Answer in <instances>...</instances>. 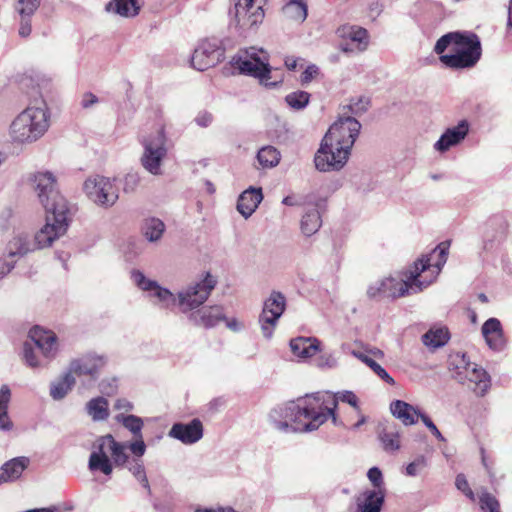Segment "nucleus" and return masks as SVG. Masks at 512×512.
<instances>
[{
    "instance_id": "f257e3e1",
    "label": "nucleus",
    "mask_w": 512,
    "mask_h": 512,
    "mask_svg": "<svg viewBox=\"0 0 512 512\" xmlns=\"http://www.w3.org/2000/svg\"><path fill=\"white\" fill-rule=\"evenodd\" d=\"M339 399L357 408V396L345 391ZM338 397L330 392H316L277 406L269 413L273 426L282 432H311L317 430L329 417L337 423L335 410Z\"/></svg>"
},
{
    "instance_id": "f03ea898",
    "label": "nucleus",
    "mask_w": 512,
    "mask_h": 512,
    "mask_svg": "<svg viewBox=\"0 0 512 512\" xmlns=\"http://www.w3.org/2000/svg\"><path fill=\"white\" fill-rule=\"evenodd\" d=\"M449 247L450 242L443 241L431 253L415 261L413 266L403 271L399 277L390 276L372 283L367 288L368 298L371 300L395 299L421 292L429 284L419 280L421 272H426L433 267L438 275L447 261Z\"/></svg>"
},
{
    "instance_id": "7ed1b4c3",
    "label": "nucleus",
    "mask_w": 512,
    "mask_h": 512,
    "mask_svg": "<svg viewBox=\"0 0 512 512\" xmlns=\"http://www.w3.org/2000/svg\"><path fill=\"white\" fill-rule=\"evenodd\" d=\"M33 182L39 201L46 211V224L36 233L35 245L45 248L64 235L71 221L66 199L56 189V179L50 172H38Z\"/></svg>"
},
{
    "instance_id": "20e7f679",
    "label": "nucleus",
    "mask_w": 512,
    "mask_h": 512,
    "mask_svg": "<svg viewBox=\"0 0 512 512\" xmlns=\"http://www.w3.org/2000/svg\"><path fill=\"white\" fill-rule=\"evenodd\" d=\"M361 124L353 117L339 118L325 134L314 163L321 172L339 171L347 163Z\"/></svg>"
},
{
    "instance_id": "39448f33",
    "label": "nucleus",
    "mask_w": 512,
    "mask_h": 512,
    "mask_svg": "<svg viewBox=\"0 0 512 512\" xmlns=\"http://www.w3.org/2000/svg\"><path fill=\"white\" fill-rule=\"evenodd\" d=\"M133 282L150 296L157 298L158 303L164 308L178 306L181 312L188 313L199 308L210 296L217 285V280L209 272L205 277L178 292L175 296L166 288H162L156 281L147 279L139 270L131 272Z\"/></svg>"
},
{
    "instance_id": "423d86ee",
    "label": "nucleus",
    "mask_w": 512,
    "mask_h": 512,
    "mask_svg": "<svg viewBox=\"0 0 512 512\" xmlns=\"http://www.w3.org/2000/svg\"><path fill=\"white\" fill-rule=\"evenodd\" d=\"M434 51L449 68H471L481 57V44L474 33L450 32L437 40Z\"/></svg>"
},
{
    "instance_id": "0eeeda50",
    "label": "nucleus",
    "mask_w": 512,
    "mask_h": 512,
    "mask_svg": "<svg viewBox=\"0 0 512 512\" xmlns=\"http://www.w3.org/2000/svg\"><path fill=\"white\" fill-rule=\"evenodd\" d=\"M49 127V113L44 101L28 106L12 122L10 130L14 141L33 142L44 135Z\"/></svg>"
},
{
    "instance_id": "6e6552de",
    "label": "nucleus",
    "mask_w": 512,
    "mask_h": 512,
    "mask_svg": "<svg viewBox=\"0 0 512 512\" xmlns=\"http://www.w3.org/2000/svg\"><path fill=\"white\" fill-rule=\"evenodd\" d=\"M229 15L230 25H234L242 33L262 23L264 10L257 0H236Z\"/></svg>"
},
{
    "instance_id": "1a4fd4ad",
    "label": "nucleus",
    "mask_w": 512,
    "mask_h": 512,
    "mask_svg": "<svg viewBox=\"0 0 512 512\" xmlns=\"http://www.w3.org/2000/svg\"><path fill=\"white\" fill-rule=\"evenodd\" d=\"M83 189L91 201L104 208L113 206L119 198L114 181L108 177L91 176L84 182Z\"/></svg>"
},
{
    "instance_id": "9d476101",
    "label": "nucleus",
    "mask_w": 512,
    "mask_h": 512,
    "mask_svg": "<svg viewBox=\"0 0 512 512\" xmlns=\"http://www.w3.org/2000/svg\"><path fill=\"white\" fill-rule=\"evenodd\" d=\"M461 366H457L459 371L456 378L458 381L466 385L477 396H484L491 386V379L485 369L476 363L470 362L466 355L461 357Z\"/></svg>"
},
{
    "instance_id": "9b49d317",
    "label": "nucleus",
    "mask_w": 512,
    "mask_h": 512,
    "mask_svg": "<svg viewBox=\"0 0 512 512\" xmlns=\"http://www.w3.org/2000/svg\"><path fill=\"white\" fill-rule=\"evenodd\" d=\"M286 308V298L279 291H272L264 301L262 312L259 315V324L263 336L271 339L275 327Z\"/></svg>"
},
{
    "instance_id": "f8f14e48",
    "label": "nucleus",
    "mask_w": 512,
    "mask_h": 512,
    "mask_svg": "<svg viewBox=\"0 0 512 512\" xmlns=\"http://www.w3.org/2000/svg\"><path fill=\"white\" fill-rule=\"evenodd\" d=\"M224 58V49L216 38L205 39L199 43L191 56V65L198 71H205L217 65Z\"/></svg>"
},
{
    "instance_id": "ddd939ff",
    "label": "nucleus",
    "mask_w": 512,
    "mask_h": 512,
    "mask_svg": "<svg viewBox=\"0 0 512 512\" xmlns=\"http://www.w3.org/2000/svg\"><path fill=\"white\" fill-rule=\"evenodd\" d=\"M165 135L163 130H158L156 136L143 140L144 153L141 157L142 166L151 174H161V163L166 156Z\"/></svg>"
},
{
    "instance_id": "4468645a",
    "label": "nucleus",
    "mask_w": 512,
    "mask_h": 512,
    "mask_svg": "<svg viewBox=\"0 0 512 512\" xmlns=\"http://www.w3.org/2000/svg\"><path fill=\"white\" fill-rule=\"evenodd\" d=\"M33 247L27 234H16L6 245L3 256L0 258V279L4 278L15 266L17 260Z\"/></svg>"
},
{
    "instance_id": "2eb2a0df",
    "label": "nucleus",
    "mask_w": 512,
    "mask_h": 512,
    "mask_svg": "<svg viewBox=\"0 0 512 512\" xmlns=\"http://www.w3.org/2000/svg\"><path fill=\"white\" fill-rule=\"evenodd\" d=\"M233 65L239 69L242 74L258 78L265 86H274L275 83H269L271 68L268 62V56L263 58L245 59L243 56L233 58Z\"/></svg>"
},
{
    "instance_id": "dca6fc26",
    "label": "nucleus",
    "mask_w": 512,
    "mask_h": 512,
    "mask_svg": "<svg viewBox=\"0 0 512 512\" xmlns=\"http://www.w3.org/2000/svg\"><path fill=\"white\" fill-rule=\"evenodd\" d=\"M168 436L186 445L194 444L203 437L202 422L198 418H194L189 423H174Z\"/></svg>"
},
{
    "instance_id": "f3484780",
    "label": "nucleus",
    "mask_w": 512,
    "mask_h": 512,
    "mask_svg": "<svg viewBox=\"0 0 512 512\" xmlns=\"http://www.w3.org/2000/svg\"><path fill=\"white\" fill-rule=\"evenodd\" d=\"M104 364L105 361L103 357L88 354L72 360L67 370L71 372L73 376H89L91 379L95 380Z\"/></svg>"
},
{
    "instance_id": "a211bd4d",
    "label": "nucleus",
    "mask_w": 512,
    "mask_h": 512,
    "mask_svg": "<svg viewBox=\"0 0 512 512\" xmlns=\"http://www.w3.org/2000/svg\"><path fill=\"white\" fill-rule=\"evenodd\" d=\"M189 320L196 326L206 329L217 326L222 320H226L224 309L221 305L206 306L189 314Z\"/></svg>"
},
{
    "instance_id": "6ab92c4d",
    "label": "nucleus",
    "mask_w": 512,
    "mask_h": 512,
    "mask_svg": "<svg viewBox=\"0 0 512 512\" xmlns=\"http://www.w3.org/2000/svg\"><path fill=\"white\" fill-rule=\"evenodd\" d=\"M29 338L45 358L51 359L56 355L57 337L54 332L35 326L29 331Z\"/></svg>"
},
{
    "instance_id": "aec40b11",
    "label": "nucleus",
    "mask_w": 512,
    "mask_h": 512,
    "mask_svg": "<svg viewBox=\"0 0 512 512\" xmlns=\"http://www.w3.org/2000/svg\"><path fill=\"white\" fill-rule=\"evenodd\" d=\"M468 132V122L466 120H462L456 126L445 130L438 141L434 144V149L440 153H444L464 140Z\"/></svg>"
},
{
    "instance_id": "412c9836",
    "label": "nucleus",
    "mask_w": 512,
    "mask_h": 512,
    "mask_svg": "<svg viewBox=\"0 0 512 512\" xmlns=\"http://www.w3.org/2000/svg\"><path fill=\"white\" fill-rule=\"evenodd\" d=\"M481 332L490 349L497 352L504 350L506 339L500 320L493 317L489 318L483 323Z\"/></svg>"
},
{
    "instance_id": "4be33fe9",
    "label": "nucleus",
    "mask_w": 512,
    "mask_h": 512,
    "mask_svg": "<svg viewBox=\"0 0 512 512\" xmlns=\"http://www.w3.org/2000/svg\"><path fill=\"white\" fill-rule=\"evenodd\" d=\"M88 469L91 472H101L106 476H110L113 472L112 461L108 457L106 449L100 441V437L97 438L93 445V451L88 460Z\"/></svg>"
},
{
    "instance_id": "5701e85b",
    "label": "nucleus",
    "mask_w": 512,
    "mask_h": 512,
    "mask_svg": "<svg viewBox=\"0 0 512 512\" xmlns=\"http://www.w3.org/2000/svg\"><path fill=\"white\" fill-rule=\"evenodd\" d=\"M262 199L263 194L261 188L250 187L240 194L237 201V210L247 219L254 213Z\"/></svg>"
},
{
    "instance_id": "b1692460",
    "label": "nucleus",
    "mask_w": 512,
    "mask_h": 512,
    "mask_svg": "<svg viewBox=\"0 0 512 512\" xmlns=\"http://www.w3.org/2000/svg\"><path fill=\"white\" fill-rule=\"evenodd\" d=\"M385 499V489L365 490L357 499V512H380Z\"/></svg>"
},
{
    "instance_id": "393cba45",
    "label": "nucleus",
    "mask_w": 512,
    "mask_h": 512,
    "mask_svg": "<svg viewBox=\"0 0 512 512\" xmlns=\"http://www.w3.org/2000/svg\"><path fill=\"white\" fill-rule=\"evenodd\" d=\"M290 348L298 358L307 359L320 350V341L315 337L299 336L290 340Z\"/></svg>"
},
{
    "instance_id": "a878e982",
    "label": "nucleus",
    "mask_w": 512,
    "mask_h": 512,
    "mask_svg": "<svg viewBox=\"0 0 512 512\" xmlns=\"http://www.w3.org/2000/svg\"><path fill=\"white\" fill-rule=\"evenodd\" d=\"M100 441L105 449L111 453L112 464L114 463L117 467H124L131 460L126 453L127 444L116 441L111 434L100 436Z\"/></svg>"
},
{
    "instance_id": "bb28decb",
    "label": "nucleus",
    "mask_w": 512,
    "mask_h": 512,
    "mask_svg": "<svg viewBox=\"0 0 512 512\" xmlns=\"http://www.w3.org/2000/svg\"><path fill=\"white\" fill-rule=\"evenodd\" d=\"M29 463V458L24 456L13 458L4 463L0 468V485L19 479Z\"/></svg>"
},
{
    "instance_id": "cd10ccee",
    "label": "nucleus",
    "mask_w": 512,
    "mask_h": 512,
    "mask_svg": "<svg viewBox=\"0 0 512 512\" xmlns=\"http://www.w3.org/2000/svg\"><path fill=\"white\" fill-rule=\"evenodd\" d=\"M390 411L392 415L399 419L405 426L415 424L419 418V413H422L403 400L392 401L390 404Z\"/></svg>"
},
{
    "instance_id": "c85d7f7f",
    "label": "nucleus",
    "mask_w": 512,
    "mask_h": 512,
    "mask_svg": "<svg viewBox=\"0 0 512 512\" xmlns=\"http://www.w3.org/2000/svg\"><path fill=\"white\" fill-rule=\"evenodd\" d=\"M322 225L319 204L306 207L300 221L301 232L309 237L315 234Z\"/></svg>"
},
{
    "instance_id": "c756f323",
    "label": "nucleus",
    "mask_w": 512,
    "mask_h": 512,
    "mask_svg": "<svg viewBox=\"0 0 512 512\" xmlns=\"http://www.w3.org/2000/svg\"><path fill=\"white\" fill-rule=\"evenodd\" d=\"M76 383L75 376L68 370L65 371L58 379L50 384V396L53 400H62L72 390Z\"/></svg>"
},
{
    "instance_id": "7c9ffc66",
    "label": "nucleus",
    "mask_w": 512,
    "mask_h": 512,
    "mask_svg": "<svg viewBox=\"0 0 512 512\" xmlns=\"http://www.w3.org/2000/svg\"><path fill=\"white\" fill-rule=\"evenodd\" d=\"M105 9L123 17H133L139 13L140 6L138 0H111Z\"/></svg>"
},
{
    "instance_id": "2f4dec72",
    "label": "nucleus",
    "mask_w": 512,
    "mask_h": 512,
    "mask_svg": "<svg viewBox=\"0 0 512 512\" xmlns=\"http://www.w3.org/2000/svg\"><path fill=\"white\" fill-rule=\"evenodd\" d=\"M10 401L11 390L8 385H2L0 388V430L3 432L13 429V422L8 414Z\"/></svg>"
},
{
    "instance_id": "473e14b6",
    "label": "nucleus",
    "mask_w": 512,
    "mask_h": 512,
    "mask_svg": "<svg viewBox=\"0 0 512 512\" xmlns=\"http://www.w3.org/2000/svg\"><path fill=\"white\" fill-rule=\"evenodd\" d=\"M383 449L393 453L400 449V433L395 424H387L379 433Z\"/></svg>"
},
{
    "instance_id": "72a5a7b5",
    "label": "nucleus",
    "mask_w": 512,
    "mask_h": 512,
    "mask_svg": "<svg viewBox=\"0 0 512 512\" xmlns=\"http://www.w3.org/2000/svg\"><path fill=\"white\" fill-rule=\"evenodd\" d=\"M341 36L346 37L356 45L358 51H364L368 46V32L359 26H344L340 30Z\"/></svg>"
},
{
    "instance_id": "f704fd0d",
    "label": "nucleus",
    "mask_w": 512,
    "mask_h": 512,
    "mask_svg": "<svg viewBox=\"0 0 512 512\" xmlns=\"http://www.w3.org/2000/svg\"><path fill=\"white\" fill-rule=\"evenodd\" d=\"M86 412L94 421H104L109 416V404L104 397L92 398L86 404Z\"/></svg>"
},
{
    "instance_id": "c9c22d12",
    "label": "nucleus",
    "mask_w": 512,
    "mask_h": 512,
    "mask_svg": "<svg viewBox=\"0 0 512 512\" xmlns=\"http://www.w3.org/2000/svg\"><path fill=\"white\" fill-rule=\"evenodd\" d=\"M142 231L148 241L155 242L162 237L165 224L159 218L151 217L143 222Z\"/></svg>"
},
{
    "instance_id": "e433bc0d",
    "label": "nucleus",
    "mask_w": 512,
    "mask_h": 512,
    "mask_svg": "<svg viewBox=\"0 0 512 512\" xmlns=\"http://www.w3.org/2000/svg\"><path fill=\"white\" fill-rule=\"evenodd\" d=\"M450 338L449 331L447 328H436L427 331L422 341L424 345L432 348H439L444 346Z\"/></svg>"
},
{
    "instance_id": "4c0bfd02",
    "label": "nucleus",
    "mask_w": 512,
    "mask_h": 512,
    "mask_svg": "<svg viewBox=\"0 0 512 512\" xmlns=\"http://www.w3.org/2000/svg\"><path fill=\"white\" fill-rule=\"evenodd\" d=\"M283 12L290 18L303 22L308 15V7L305 0H287Z\"/></svg>"
},
{
    "instance_id": "58836bf2",
    "label": "nucleus",
    "mask_w": 512,
    "mask_h": 512,
    "mask_svg": "<svg viewBox=\"0 0 512 512\" xmlns=\"http://www.w3.org/2000/svg\"><path fill=\"white\" fill-rule=\"evenodd\" d=\"M116 421L121 423L134 437L142 436V429L144 422L141 417L129 414H118L115 417Z\"/></svg>"
},
{
    "instance_id": "ea45409f",
    "label": "nucleus",
    "mask_w": 512,
    "mask_h": 512,
    "mask_svg": "<svg viewBox=\"0 0 512 512\" xmlns=\"http://www.w3.org/2000/svg\"><path fill=\"white\" fill-rule=\"evenodd\" d=\"M280 152L273 146L262 147L257 153V159L262 167H275L280 161Z\"/></svg>"
},
{
    "instance_id": "a19ab883",
    "label": "nucleus",
    "mask_w": 512,
    "mask_h": 512,
    "mask_svg": "<svg viewBox=\"0 0 512 512\" xmlns=\"http://www.w3.org/2000/svg\"><path fill=\"white\" fill-rule=\"evenodd\" d=\"M311 95L302 90L293 91L285 96L286 104L295 111L303 110L310 102Z\"/></svg>"
},
{
    "instance_id": "79ce46f5",
    "label": "nucleus",
    "mask_w": 512,
    "mask_h": 512,
    "mask_svg": "<svg viewBox=\"0 0 512 512\" xmlns=\"http://www.w3.org/2000/svg\"><path fill=\"white\" fill-rule=\"evenodd\" d=\"M125 467H127V469L132 473V475L147 490L148 494H151V489L146 476L143 461L141 459L133 458L127 463Z\"/></svg>"
},
{
    "instance_id": "37998d69",
    "label": "nucleus",
    "mask_w": 512,
    "mask_h": 512,
    "mask_svg": "<svg viewBox=\"0 0 512 512\" xmlns=\"http://www.w3.org/2000/svg\"><path fill=\"white\" fill-rule=\"evenodd\" d=\"M41 4V0H16L15 11L19 16L32 17Z\"/></svg>"
},
{
    "instance_id": "c03bdc74",
    "label": "nucleus",
    "mask_w": 512,
    "mask_h": 512,
    "mask_svg": "<svg viewBox=\"0 0 512 512\" xmlns=\"http://www.w3.org/2000/svg\"><path fill=\"white\" fill-rule=\"evenodd\" d=\"M479 505L483 512H500V503L489 492H483L479 497Z\"/></svg>"
},
{
    "instance_id": "a18cd8bd",
    "label": "nucleus",
    "mask_w": 512,
    "mask_h": 512,
    "mask_svg": "<svg viewBox=\"0 0 512 512\" xmlns=\"http://www.w3.org/2000/svg\"><path fill=\"white\" fill-rule=\"evenodd\" d=\"M23 359L25 363L31 368H39L45 366V364L37 359L35 350L28 341H26L23 345Z\"/></svg>"
},
{
    "instance_id": "49530a36",
    "label": "nucleus",
    "mask_w": 512,
    "mask_h": 512,
    "mask_svg": "<svg viewBox=\"0 0 512 512\" xmlns=\"http://www.w3.org/2000/svg\"><path fill=\"white\" fill-rule=\"evenodd\" d=\"M427 466V459L423 455H419L416 457L411 463H409L405 468V473L407 476L415 477L417 476L421 470H423Z\"/></svg>"
},
{
    "instance_id": "de8ad7c7",
    "label": "nucleus",
    "mask_w": 512,
    "mask_h": 512,
    "mask_svg": "<svg viewBox=\"0 0 512 512\" xmlns=\"http://www.w3.org/2000/svg\"><path fill=\"white\" fill-rule=\"evenodd\" d=\"M367 366L371 368V370L383 381L390 385H394V379L388 374V372L378 364L374 359L367 360Z\"/></svg>"
},
{
    "instance_id": "09e8293b",
    "label": "nucleus",
    "mask_w": 512,
    "mask_h": 512,
    "mask_svg": "<svg viewBox=\"0 0 512 512\" xmlns=\"http://www.w3.org/2000/svg\"><path fill=\"white\" fill-rule=\"evenodd\" d=\"M134 441L127 444V448L131 451V453L135 456V458L140 459L146 452V444L143 440V435L134 437Z\"/></svg>"
},
{
    "instance_id": "8fccbe9b",
    "label": "nucleus",
    "mask_w": 512,
    "mask_h": 512,
    "mask_svg": "<svg viewBox=\"0 0 512 512\" xmlns=\"http://www.w3.org/2000/svg\"><path fill=\"white\" fill-rule=\"evenodd\" d=\"M320 73V69L315 64H310L306 67V69L302 72L300 76L301 85L305 86L309 84L315 77H317Z\"/></svg>"
},
{
    "instance_id": "3c124183",
    "label": "nucleus",
    "mask_w": 512,
    "mask_h": 512,
    "mask_svg": "<svg viewBox=\"0 0 512 512\" xmlns=\"http://www.w3.org/2000/svg\"><path fill=\"white\" fill-rule=\"evenodd\" d=\"M419 418L423 422V424L430 430V432L436 437L437 440L445 442L446 438L439 431L434 422L430 419L428 415L425 413H419Z\"/></svg>"
},
{
    "instance_id": "603ef678",
    "label": "nucleus",
    "mask_w": 512,
    "mask_h": 512,
    "mask_svg": "<svg viewBox=\"0 0 512 512\" xmlns=\"http://www.w3.org/2000/svg\"><path fill=\"white\" fill-rule=\"evenodd\" d=\"M368 479L373 484L374 489H385L382 472L377 467H372L367 473Z\"/></svg>"
},
{
    "instance_id": "864d4df0",
    "label": "nucleus",
    "mask_w": 512,
    "mask_h": 512,
    "mask_svg": "<svg viewBox=\"0 0 512 512\" xmlns=\"http://www.w3.org/2000/svg\"><path fill=\"white\" fill-rule=\"evenodd\" d=\"M456 487L462 491L469 499L474 500V493L469 487L468 481L463 474H458L455 480Z\"/></svg>"
},
{
    "instance_id": "5fc2aeb1",
    "label": "nucleus",
    "mask_w": 512,
    "mask_h": 512,
    "mask_svg": "<svg viewBox=\"0 0 512 512\" xmlns=\"http://www.w3.org/2000/svg\"><path fill=\"white\" fill-rule=\"evenodd\" d=\"M32 17L20 16L18 34L22 38H28L32 32Z\"/></svg>"
},
{
    "instance_id": "6e6d98bb",
    "label": "nucleus",
    "mask_w": 512,
    "mask_h": 512,
    "mask_svg": "<svg viewBox=\"0 0 512 512\" xmlns=\"http://www.w3.org/2000/svg\"><path fill=\"white\" fill-rule=\"evenodd\" d=\"M317 366L319 368H335L337 366V359L332 354L321 355L317 359Z\"/></svg>"
},
{
    "instance_id": "4d7b16f0",
    "label": "nucleus",
    "mask_w": 512,
    "mask_h": 512,
    "mask_svg": "<svg viewBox=\"0 0 512 512\" xmlns=\"http://www.w3.org/2000/svg\"><path fill=\"white\" fill-rule=\"evenodd\" d=\"M139 177L135 173H130L125 176L124 180V190L125 191H133L135 187L138 185Z\"/></svg>"
},
{
    "instance_id": "13d9d810",
    "label": "nucleus",
    "mask_w": 512,
    "mask_h": 512,
    "mask_svg": "<svg viewBox=\"0 0 512 512\" xmlns=\"http://www.w3.org/2000/svg\"><path fill=\"white\" fill-rule=\"evenodd\" d=\"M368 104H369V100L365 97H361L358 99L357 102H351L350 108L353 113H359L362 111H366Z\"/></svg>"
},
{
    "instance_id": "bf43d9fd",
    "label": "nucleus",
    "mask_w": 512,
    "mask_h": 512,
    "mask_svg": "<svg viewBox=\"0 0 512 512\" xmlns=\"http://www.w3.org/2000/svg\"><path fill=\"white\" fill-rule=\"evenodd\" d=\"M245 56L243 58L245 59H251L253 58H263V56H267V53L263 49H257L256 47H250L245 50Z\"/></svg>"
},
{
    "instance_id": "052dcab7",
    "label": "nucleus",
    "mask_w": 512,
    "mask_h": 512,
    "mask_svg": "<svg viewBox=\"0 0 512 512\" xmlns=\"http://www.w3.org/2000/svg\"><path fill=\"white\" fill-rule=\"evenodd\" d=\"M96 103H98V97L91 92L85 93L81 100V106L83 108H89Z\"/></svg>"
},
{
    "instance_id": "680f3d73",
    "label": "nucleus",
    "mask_w": 512,
    "mask_h": 512,
    "mask_svg": "<svg viewBox=\"0 0 512 512\" xmlns=\"http://www.w3.org/2000/svg\"><path fill=\"white\" fill-rule=\"evenodd\" d=\"M195 121L199 126L207 127L212 122V115L207 112L200 113L195 118Z\"/></svg>"
},
{
    "instance_id": "e2e57ef3",
    "label": "nucleus",
    "mask_w": 512,
    "mask_h": 512,
    "mask_svg": "<svg viewBox=\"0 0 512 512\" xmlns=\"http://www.w3.org/2000/svg\"><path fill=\"white\" fill-rule=\"evenodd\" d=\"M115 409L125 410L128 412V411L133 410V404L125 398H120L115 403Z\"/></svg>"
},
{
    "instance_id": "0e129e2a",
    "label": "nucleus",
    "mask_w": 512,
    "mask_h": 512,
    "mask_svg": "<svg viewBox=\"0 0 512 512\" xmlns=\"http://www.w3.org/2000/svg\"><path fill=\"white\" fill-rule=\"evenodd\" d=\"M223 321L225 322L227 328H229L232 331L238 332L242 329L241 323L238 322V320L236 318H232V319L226 318V320H223Z\"/></svg>"
},
{
    "instance_id": "69168bd1",
    "label": "nucleus",
    "mask_w": 512,
    "mask_h": 512,
    "mask_svg": "<svg viewBox=\"0 0 512 512\" xmlns=\"http://www.w3.org/2000/svg\"><path fill=\"white\" fill-rule=\"evenodd\" d=\"M282 203L286 206H300L303 202L295 196H286L283 198Z\"/></svg>"
},
{
    "instance_id": "338daca9",
    "label": "nucleus",
    "mask_w": 512,
    "mask_h": 512,
    "mask_svg": "<svg viewBox=\"0 0 512 512\" xmlns=\"http://www.w3.org/2000/svg\"><path fill=\"white\" fill-rule=\"evenodd\" d=\"M195 512H237L233 508L230 507H219L217 509L212 508H204V509H197Z\"/></svg>"
},
{
    "instance_id": "774afa93",
    "label": "nucleus",
    "mask_w": 512,
    "mask_h": 512,
    "mask_svg": "<svg viewBox=\"0 0 512 512\" xmlns=\"http://www.w3.org/2000/svg\"><path fill=\"white\" fill-rule=\"evenodd\" d=\"M298 65V58L295 57H286L285 66L288 70L294 71Z\"/></svg>"
}]
</instances>
